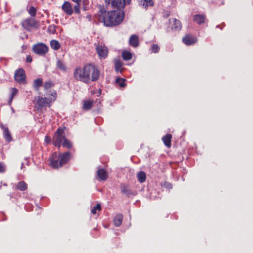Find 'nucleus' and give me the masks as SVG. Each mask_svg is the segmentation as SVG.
<instances>
[{"label": "nucleus", "mask_w": 253, "mask_h": 253, "mask_svg": "<svg viewBox=\"0 0 253 253\" xmlns=\"http://www.w3.org/2000/svg\"><path fill=\"white\" fill-rule=\"evenodd\" d=\"M86 75L87 76V82L89 84L90 82L97 81L100 77V71L97 67L91 63L86 64L84 65Z\"/></svg>", "instance_id": "20e7f679"}, {"label": "nucleus", "mask_w": 253, "mask_h": 253, "mask_svg": "<svg viewBox=\"0 0 253 253\" xmlns=\"http://www.w3.org/2000/svg\"><path fill=\"white\" fill-rule=\"evenodd\" d=\"M126 80L125 79L121 78H118L116 79V83L119 84L121 87H125L126 86Z\"/></svg>", "instance_id": "7c9ffc66"}, {"label": "nucleus", "mask_w": 253, "mask_h": 253, "mask_svg": "<svg viewBox=\"0 0 253 253\" xmlns=\"http://www.w3.org/2000/svg\"><path fill=\"white\" fill-rule=\"evenodd\" d=\"M162 186L167 188V189H172V185L171 183H169V182H167V181H165L164 182V183L163 184Z\"/></svg>", "instance_id": "4c0bfd02"}, {"label": "nucleus", "mask_w": 253, "mask_h": 253, "mask_svg": "<svg viewBox=\"0 0 253 253\" xmlns=\"http://www.w3.org/2000/svg\"><path fill=\"white\" fill-rule=\"evenodd\" d=\"M171 139L172 135L171 134L168 133L163 136L162 140L166 146L168 148H170L171 146Z\"/></svg>", "instance_id": "6ab92c4d"}, {"label": "nucleus", "mask_w": 253, "mask_h": 253, "mask_svg": "<svg viewBox=\"0 0 253 253\" xmlns=\"http://www.w3.org/2000/svg\"><path fill=\"white\" fill-rule=\"evenodd\" d=\"M131 0H105L106 5L111 4L113 9L122 11L126 5L129 4Z\"/></svg>", "instance_id": "423d86ee"}, {"label": "nucleus", "mask_w": 253, "mask_h": 253, "mask_svg": "<svg viewBox=\"0 0 253 253\" xmlns=\"http://www.w3.org/2000/svg\"><path fill=\"white\" fill-rule=\"evenodd\" d=\"M56 65L57 68L59 69L60 70H62L63 71H66V67L62 61L58 60L57 62Z\"/></svg>", "instance_id": "72a5a7b5"}, {"label": "nucleus", "mask_w": 253, "mask_h": 253, "mask_svg": "<svg viewBox=\"0 0 253 253\" xmlns=\"http://www.w3.org/2000/svg\"><path fill=\"white\" fill-rule=\"evenodd\" d=\"M32 61V57L31 55H27L26 56V62L31 63Z\"/></svg>", "instance_id": "c03bdc74"}, {"label": "nucleus", "mask_w": 253, "mask_h": 253, "mask_svg": "<svg viewBox=\"0 0 253 253\" xmlns=\"http://www.w3.org/2000/svg\"><path fill=\"white\" fill-rule=\"evenodd\" d=\"M123 216L121 213L116 214L114 219V224L116 227L120 226L123 221Z\"/></svg>", "instance_id": "4be33fe9"}, {"label": "nucleus", "mask_w": 253, "mask_h": 253, "mask_svg": "<svg viewBox=\"0 0 253 253\" xmlns=\"http://www.w3.org/2000/svg\"><path fill=\"white\" fill-rule=\"evenodd\" d=\"M171 21L173 22V24H172L171 27V30L174 31L180 30L182 27L181 22L179 20L176 19V18H170L169 19V22L170 23Z\"/></svg>", "instance_id": "dca6fc26"}, {"label": "nucleus", "mask_w": 253, "mask_h": 253, "mask_svg": "<svg viewBox=\"0 0 253 253\" xmlns=\"http://www.w3.org/2000/svg\"><path fill=\"white\" fill-rule=\"evenodd\" d=\"M122 56L123 59L125 61L130 60L132 57V53L126 50L122 52Z\"/></svg>", "instance_id": "cd10ccee"}, {"label": "nucleus", "mask_w": 253, "mask_h": 253, "mask_svg": "<svg viewBox=\"0 0 253 253\" xmlns=\"http://www.w3.org/2000/svg\"><path fill=\"white\" fill-rule=\"evenodd\" d=\"M120 188L121 192L127 197H130L131 195L136 194V193L131 189L128 184L122 183L120 185Z\"/></svg>", "instance_id": "ddd939ff"}, {"label": "nucleus", "mask_w": 253, "mask_h": 253, "mask_svg": "<svg viewBox=\"0 0 253 253\" xmlns=\"http://www.w3.org/2000/svg\"><path fill=\"white\" fill-rule=\"evenodd\" d=\"M61 146H62L63 147L70 149L73 147V144L71 141L65 138L63 141L62 142Z\"/></svg>", "instance_id": "c85d7f7f"}, {"label": "nucleus", "mask_w": 253, "mask_h": 253, "mask_svg": "<svg viewBox=\"0 0 253 253\" xmlns=\"http://www.w3.org/2000/svg\"><path fill=\"white\" fill-rule=\"evenodd\" d=\"M85 73L86 71L84 66L83 68L78 67L74 71V78L77 81H81L88 84L87 76Z\"/></svg>", "instance_id": "0eeeda50"}, {"label": "nucleus", "mask_w": 253, "mask_h": 253, "mask_svg": "<svg viewBox=\"0 0 253 253\" xmlns=\"http://www.w3.org/2000/svg\"><path fill=\"white\" fill-rule=\"evenodd\" d=\"M160 46L157 44H153L151 47V50L152 53H157L160 51Z\"/></svg>", "instance_id": "c9c22d12"}, {"label": "nucleus", "mask_w": 253, "mask_h": 253, "mask_svg": "<svg viewBox=\"0 0 253 253\" xmlns=\"http://www.w3.org/2000/svg\"><path fill=\"white\" fill-rule=\"evenodd\" d=\"M115 63V70L117 72H121L123 69L122 66L123 65V62L119 59H115L114 60Z\"/></svg>", "instance_id": "5701e85b"}, {"label": "nucleus", "mask_w": 253, "mask_h": 253, "mask_svg": "<svg viewBox=\"0 0 253 253\" xmlns=\"http://www.w3.org/2000/svg\"><path fill=\"white\" fill-rule=\"evenodd\" d=\"M82 8L83 10H88L90 8L89 0H83L82 1Z\"/></svg>", "instance_id": "473e14b6"}, {"label": "nucleus", "mask_w": 253, "mask_h": 253, "mask_svg": "<svg viewBox=\"0 0 253 253\" xmlns=\"http://www.w3.org/2000/svg\"><path fill=\"white\" fill-rule=\"evenodd\" d=\"M28 13L31 17H35L37 13L36 8L33 6H31L28 10Z\"/></svg>", "instance_id": "f704fd0d"}, {"label": "nucleus", "mask_w": 253, "mask_h": 253, "mask_svg": "<svg viewBox=\"0 0 253 253\" xmlns=\"http://www.w3.org/2000/svg\"><path fill=\"white\" fill-rule=\"evenodd\" d=\"M137 178L139 182L143 183L146 179V173L143 171H140L137 174Z\"/></svg>", "instance_id": "bb28decb"}, {"label": "nucleus", "mask_w": 253, "mask_h": 253, "mask_svg": "<svg viewBox=\"0 0 253 253\" xmlns=\"http://www.w3.org/2000/svg\"><path fill=\"white\" fill-rule=\"evenodd\" d=\"M197 41V37L190 34L185 35L182 38L183 42L186 45L194 44Z\"/></svg>", "instance_id": "f8f14e48"}, {"label": "nucleus", "mask_w": 253, "mask_h": 253, "mask_svg": "<svg viewBox=\"0 0 253 253\" xmlns=\"http://www.w3.org/2000/svg\"><path fill=\"white\" fill-rule=\"evenodd\" d=\"M139 40L138 36L132 35L130 37L129 40V44L133 47H136L139 45Z\"/></svg>", "instance_id": "a211bd4d"}, {"label": "nucleus", "mask_w": 253, "mask_h": 253, "mask_svg": "<svg viewBox=\"0 0 253 253\" xmlns=\"http://www.w3.org/2000/svg\"><path fill=\"white\" fill-rule=\"evenodd\" d=\"M22 27L27 31H30L32 28H38L39 27V23L34 18H28L22 22Z\"/></svg>", "instance_id": "1a4fd4ad"}, {"label": "nucleus", "mask_w": 253, "mask_h": 253, "mask_svg": "<svg viewBox=\"0 0 253 253\" xmlns=\"http://www.w3.org/2000/svg\"><path fill=\"white\" fill-rule=\"evenodd\" d=\"M80 5L81 3H76L74 7L75 12L77 14L80 13Z\"/></svg>", "instance_id": "58836bf2"}, {"label": "nucleus", "mask_w": 253, "mask_h": 253, "mask_svg": "<svg viewBox=\"0 0 253 253\" xmlns=\"http://www.w3.org/2000/svg\"><path fill=\"white\" fill-rule=\"evenodd\" d=\"M101 206L100 204H97L95 206L93 207L91 209V213L93 214H95L97 213V211H101Z\"/></svg>", "instance_id": "e433bc0d"}, {"label": "nucleus", "mask_w": 253, "mask_h": 253, "mask_svg": "<svg viewBox=\"0 0 253 253\" xmlns=\"http://www.w3.org/2000/svg\"><path fill=\"white\" fill-rule=\"evenodd\" d=\"M26 74L25 71L22 68L18 69L14 74V80L19 84H26Z\"/></svg>", "instance_id": "9b49d317"}, {"label": "nucleus", "mask_w": 253, "mask_h": 253, "mask_svg": "<svg viewBox=\"0 0 253 253\" xmlns=\"http://www.w3.org/2000/svg\"><path fill=\"white\" fill-rule=\"evenodd\" d=\"M0 127L3 131V135L5 141L7 142H11L12 138L8 128L2 123L0 125Z\"/></svg>", "instance_id": "4468645a"}, {"label": "nucleus", "mask_w": 253, "mask_h": 253, "mask_svg": "<svg viewBox=\"0 0 253 253\" xmlns=\"http://www.w3.org/2000/svg\"><path fill=\"white\" fill-rule=\"evenodd\" d=\"M48 97H43L42 96H38L35 97L33 102L38 112L42 113L46 110L47 107H50L52 103L57 98V92L55 90L50 91V93L47 94Z\"/></svg>", "instance_id": "f03ea898"}, {"label": "nucleus", "mask_w": 253, "mask_h": 253, "mask_svg": "<svg viewBox=\"0 0 253 253\" xmlns=\"http://www.w3.org/2000/svg\"><path fill=\"white\" fill-rule=\"evenodd\" d=\"M95 50L99 59H105L108 55V49L104 44L95 45Z\"/></svg>", "instance_id": "9d476101"}, {"label": "nucleus", "mask_w": 253, "mask_h": 253, "mask_svg": "<svg viewBox=\"0 0 253 253\" xmlns=\"http://www.w3.org/2000/svg\"><path fill=\"white\" fill-rule=\"evenodd\" d=\"M48 31H49L50 33L54 34L56 32L55 26L53 25L49 26L48 28Z\"/></svg>", "instance_id": "a19ab883"}, {"label": "nucleus", "mask_w": 253, "mask_h": 253, "mask_svg": "<svg viewBox=\"0 0 253 253\" xmlns=\"http://www.w3.org/2000/svg\"><path fill=\"white\" fill-rule=\"evenodd\" d=\"M193 20L197 24L201 25L206 22L207 18L205 15L196 14L193 16Z\"/></svg>", "instance_id": "f3484780"}, {"label": "nucleus", "mask_w": 253, "mask_h": 253, "mask_svg": "<svg viewBox=\"0 0 253 253\" xmlns=\"http://www.w3.org/2000/svg\"><path fill=\"white\" fill-rule=\"evenodd\" d=\"M97 174L101 180H106L108 178V174L104 169H99L97 171Z\"/></svg>", "instance_id": "aec40b11"}, {"label": "nucleus", "mask_w": 253, "mask_h": 253, "mask_svg": "<svg viewBox=\"0 0 253 253\" xmlns=\"http://www.w3.org/2000/svg\"><path fill=\"white\" fill-rule=\"evenodd\" d=\"M62 10L68 15H71L73 13L72 5L69 1H65L62 5Z\"/></svg>", "instance_id": "2eb2a0df"}, {"label": "nucleus", "mask_w": 253, "mask_h": 253, "mask_svg": "<svg viewBox=\"0 0 253 253\" xmlns=\"http://www.w3.org/2000/svg\"><path fill=\"white\" fill-rule=\"evenodd\" d=\"M43 81L42 78H38L33 82V87L36 90L38 91L40 87L42 85Z\"/></svg>", "instance_id": "b1692460"}, {"label": "nucleus", "mask_w": 253, "mask_h": 253, "mask_svg": "<svg viewBox=\"0 0 253 253\" xmlns=\"http://www.w3.org/2000/svg\"><path fill=\"white\" fill-rule=\"evenodd\" d=\"M44 141L47 143H50L51 141L50 137L49 136H46L44 138Z\"/></svg>", "instance_id": "79ce46f5"}, {"label": "nucleus", "mask_w": 253, "mask_h": 253, "mask_svg": "<svg viewBox=\"0 0 253 253\" xmlns=\"http://www.w3.org/2000/svg\"><path fill=\"white\" fill-rule=\"evenodd\" d=\"M48 47L42 42L38 43L33 46V52L38 55L44 56L48 51Z\"/></svg>", "instance_id": "6e6552de"}, {"label": "nucleus", "mask_w": 253, "mask_h": 253, "mask_svg": "<svg viewBox=\"0 0 253 253\" xmlns=\"http://www.w3.org/2000/svg\"><path fill=\"white\" fill-rule=\"evenodd\" d=\"M72 157L69 152L59 154L54 152L49 158L50 165L52 168L58 169L67 164Z\"/></svg>", "instance_id": "7ed1b4c3"}, {"label": "nucleus", "mask_w": 253, "mask_h": 253, "mask_svg": "<svg viewBox=\"0 0 253 253\" xmlns=\"http://www.w3.org/2000/svg\"><path fill=\"white\" fill-rule=\"evenodd\" d=\"M18 93V90L15 88H11V92L10 95L11 100L13 99V97Z\"/></svg>", "instance_id": "ea45409f"}, {"label": "nucleus", "mask_w": 253, "mask_h": 253, "mask_svg": "<svg viewBox=\"0 0 253 253\" xmlns=\"http://www.w3.org/2000/svg\"><path fill=\"white\" fill-rule=\"evenodd\" d=\"M73 1L75 2L76 3H81L82 0H72Z\"/></svg>", "instance_id": "a18cd8bd"}, {"label": "nucleus", "mask_w": 253, "mask_h": 253, "mask_svg": "<svg viewBox=\"0 0 253 253\" xmlns=\"http://www.w3.org/2000/svg\"><path fill=\"white\" fill-rule=\"evenodd\" d=\"M28 185L24 181L18 182L15 185V189L21 191H24L27 189Z\"/></svg>", "instance_id": "412c9836"}, {"label": "nucleus", "mask_w": 253, "mask_h": 253, "mask_svg": "<svg viewBox=\"0 0 253 253\" xmlns=\"http://www.w3.org/2000/svg\"><path fill=\"white\" fill-rule=\"evenodd\" d=\"M5 171L4 166L0 163V172H4Z\"/></svg>", "instance_id": "37998d69"}, {"label": "nucleus", "mask_w": 253, "mask_h": 253, "mask_svg": "<svg viewBox=\"0 0 253 253\" xmlns=\"http://www.w3.org/2000/svg\"><path fill=\"white\" fill-rule=\"evenodd\" d=\"M170 15V12L168 11H166V13H165V15H166V17L167 18Z\"/></svg>", "instance_id": "49530a36"}, {"label": "nucleus", "mask_w": 253, "mask_h": 253, "mask_svg": "<svg viewBox=\"0 0 253 253\" xmlns=\"http://www.w3.org/2000/svg\"><path fill=\"white\" fill-rule=\"evenodd\" d=\"M98 8L99 10L97 13V18L105 26H115L120 24L124 20V14L123 11L116 9L107 11L104 6L101 5H98Z\"/></svg>", "instance_id": "f257e3e1"}, {"label": "nucleus", "mask_w": 253, "mask_h": 253, "mask_svg": "<svg viewBox=\"0 0 253 253\" xmlns=\"http://www.w3.org/2000/svg\"><path fill=\"white\" fill-rule=\"evenodd\" d=\"M141 2H143L142 4L145 8H147L149 6H153L154 4L153 0H141Z\"/></svg>", "instance_id": "2f4dec72"}, {"label": "nucleus", "mask_w": 253, "mask_h": 253, "mask_svg": "<svg viewBox=\"0 0 253 253\" xmlns=\"http://www.w3.org/2000/svg\"><path fill=\"white\" fill-rule=\"evenodd\" d=\"M50 45L52 49L57 50L61 47L59 42L56 40H52L50 42Z\"/></svg>", "instance_id": "393cba45"}, {"label": "nucleus", "mask_w": 253, "mask_h": 253, "mask_svg": "<svg viewBox=\"0 0 253 253\" xmlns=\"http://www.w3.org/2000/svg\"><path fill=\"white\" fill-rule=\"evenodd\" d=\"M93 101L91 100H85L83 105V109L84 110H89L91 109Z\"/></svg>", "instance_id": "a878e982"}, {"label": "nucleus", "mask_w": 253, "mask_h": 253, "mask_svg": "<svg viewBox=\"0 0 253 253\" xmlns=\"http://www.w3.org/2000/svg\"><path fill=\"white\" fill-rule=\"evenodd\" d=\"M54 86V83L51 80H48L44 82L43 84V88L44 90H47L53 87Z\"/></svg>", "instance_id": "c756f323"}, {"label": "nucleus", "mask_w": 253, "mask_h": 253, "mask_svg": "<svg viewBox=\"0 0 253 253\" xmlns=\"http://www.w3.org/2000/svg\"><path fill=\"white\" fill-rule=\"evenodd\" d=\"M65 127H59L54 132L52 143L55 146L60 148L61 146L62 142L66 138L65 135Z\"/></svg>", "instance_id": "39448f33"}]
</instances>
